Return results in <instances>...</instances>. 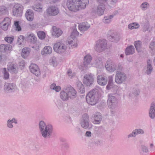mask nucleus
<instances>
[{"label":"nucleus","mask_w":155,"mask_h":155,"mask_svg":"<svg viewBox=\"0 0 155 155\" xmlns=\"http://www.w3.org/2000/svg\"><path fill=\"white\" fill-rule=\"evenodd\" d=\"M88 2V0H68L67 6L70 11L75 12L85 8Z\"/></svg>","instance_id":"1"},{"label":"nucleus","mask_w":155,"mask_h":155,"mask_svg":"<svg viewBox=\"0 0 155 155\" xmlns=\"http://www.w3.org/2000/svg\"><path fill=\"white\" fill-rule=\"evenodd\" d=\"M39 126L40 131L44 138H47L51 137L53 130L51 125H46L43 121H41L39 123Z\"/></svg>","instance_id":"2"},{"label":"nucleus","mask_w":155,"mask_h":155,"mask_svg":"<svg viewBox=\"0 0 155 155\" xmlns=\"http://www.w3.org/2000/svg\"><path fill=\"white\" fill-rule=\"evenodd\" d=\"M99 96L97 89H93L87 94L86 98L87 102L91 105H94L97 102Z\"/></svg>","instance_id":"3"},{"label":"nucleus","mask_w":155,"mask_h":155,"mask_svg":"<svg viewBox=\"0 0 155 155\" xmlns=\"http://www.w3.org/2000/svg\"><path fill=\"white\" fill-rule=\"evenodd\" d=\"M108 97L107 103L108 107L112 109H114L117 106L118 99L115 96L112 94H108Z\"/></svg>","instance_id":"4"},{"label":"nucleus","mask_w":155,"mask_h":155,"mask_svg":"<svg viewBox=\"0 0 155 155\" xmlns=\"http://www.w3.org/2000/svg\"><path fill=\"white\" fill-rule=\"evenodd\" d=\"M107 47V41L105 40H100L97 41L95 50L99 52L104 51Z\"/></svg>","instance_id":"5"},{"label":"nucleus","mask_w":155,"mask_h":155,"mask_svg":"<svg viewBox=\"0 0 155 155\" xmlns=\"http://www.w3.org/2000/svg\"><path fill=\"white\" fill-rule=\"evenodd\" d=\"M89 117L88 114H84L82 116L80 122L81 126L84 129L91 128L92 125L89 124Z\"/></svg>","instance_id":"6"},{"label":"nucleus","mask_w":155,"mask_h":155,"mask_svg":"<svg viewBox=\"0 0 155 155\" xmlns=\"http://www.w3.org/2000/svg\"><path fill=\"white\" fill-rule=\"evenodd\" d=\"M127 78L126 75L124 73L117 72L115 77V81L117 83L120 84L125 82Z\"/></svg>","instance_id":"7"},{"label":"nucleus","mask_w":155,"mask_h":155,"mask_svg":"<svg viewBox=\"0 0 155 155\" xmlns=\"http://www.w3.org/2000/svg\"><path fill=\"white\" fill-rule=\"evenodd\" d=\"M97 8H93L92 12L94 13L95 14L101 16L104 14L105 7L104 4L102 3H99Z\"/></svg>","instance_id":"8"},{"label":"nucleus","mask_w":155,"mask_h":155,"mask_svg":"<svg viewBox=\"0 0 155 155\" xmlns=\"http://www.w3.org/2000/svg\"><path fill=\"white\" fill-rule=\"evenodd\" d=\"M79 34V33L76 29V27L74 26L73 31L70 37L68 38V44H71L72 42H74V45H76L77 42L76 37Z\"/></svg>","instance_id":"9"},{"label":"nucleus","mask_w":155,"mask_h":155,"mask_svg":"<svg viewBox=\"0 0 155 155\" xmlns=\"http://www.w3.org/2000/svg\"><path fill=\"white\" fill-rule=\"evenodd\" d=\"M67 47L65 45L61 42H58L54 46V51L58 53H61L65 52Z\"/></svg>","instance_id":"10"},{"label":"nucleus","mask_w":155,"mask_h":155,"mask_svg":"<svg viewBox=\"0 0 155 155\" xmlns=\"http://www.w3.org/2000/svg\"><path fill=\"white\" fill-rule=\"evenodd\" d=\"M94 82L93 77L91 74H87L84 77L83 83L87 86H90Z\"/></svg>","instance_id":"11"},{"label":"nucleus","mask_w":155,"mask_h":155,"mask_svg":"<svg viewBox=\"0 0 155 155\" xmlns=\"http://www.w3.org/2000/svg\"><path fill=\"white\" fill-rule=\"evenodd\" d=\"M23 7L20 4H15L13 8V14L15 16H20L22 12Z\"/></svg>","instance_id":"12"},{"label":"nucleus","mask_w":155,"mask_h":155,"mask_svg":"<svg viewBox=\"0 0 155 155\" xmlns=\"http://www.w3.org/2000/svg\"><path fill=\"white\" fill-rule=\"evenodd\" d=\"M65 91L67 92L68 97L73 99L76 97V91L72 87L69 86L65 88Z\"/></svg>","instance_id":"13"},{"label":"nucleus","mask_w":155,"mask_h":155,"mask_svg":"<svg viewBox=\"0 0 155 155\" xmlns=\"http://www.w3.org/2000/svg\"><path fill=\"white\" fill-rule=\"evenodd\" d=\"M29 70L31 73L37 76L41 74V71L38 66L36 64H31L29 67Z\"/></svg>","instance_id":"14"},{"label":"nucleus","mask_w":155,"mask_h":155,"mask_svg":"<svg viewBox=\"0 0 155 155\" xmlns=\"http://www.w3.org/2000/svg\"><path fill=\"white\" fill-rule=\"evenodd\" d=\"M92 59V57L90 54H87L84 58L83 66H82V70H86L88 68V65L90 64Z\"/></svg>","instance_id":"15"},{"label":"nucleus","mask_w":155,"mask_h":155,"mask_svg":"<svg viewBox=\"0 0 155 155\" xmlns=\"http://www.w3.org/2000/svg\"><path fill=\"white\" fill-rule=\"evenodd\" d=\"M108 38L111 41L114 42H117L120 39V35L116 32H111L108 34Z\"/></svg>","instance_id":"16"},{"label":"nucleus","mask_w":155,"mask_h":155,"mask_svg":"<svg viewBox=\"0 0 155 155\" xmlns=\"http://www.w3.org/2000/svg\"><path fill=\"white\" fill-rule=\"evenodd\" d=\"M106 69L110 72L114 71L116 70V66L114 63L111 61H107L105 65Z\"/></svg>","instance_id":"17"},{"label":"nucleus","mask_w":155,"mask_h":155,"mask_svg":"<svg viewBox=\"0 0 155 155\" xmlns=\"http://www.w3.org/2000/svg\"><path fill=\"white\" fill-rule=\"evenodd\" d=\"M59 12L58 8L55 6H51L48 8L47 10V13L50 15L55 16Z\"/></svg>","instance_id":"18"},{"label":"nucleus","mask_w":155,"mask_h":155,"mask_svg":"<svg viewBox=\"0 0 155 155\" xmlns=\"http://www.w3.org/2000/svg\"><path fill=\"white\" fill-rule=\"evenodd\" d=\"M15 87V85L12 83H5L4 86V89L5 91L9 93L14 91Z\"/></svg>","instance_id":"19"},{"label":"nucleus","mask_w":155,"mask_h":155,"mask_svg":"<svg viewBox=\"0 0 155 155\" xmlns=\"http://www.w3.org/2000/svg\"><path fill=\"white\" fill-rule=\"evenodd\" d=\"M147 63V64L145 67V73L147 74L150 75L153 70L152 60L150 59H148Z\"/></svg>","instance_id":"20"},{"label":"nucleus","mask_w":155,"mask_h":155,"mask_svg":"<svg viewBox=\"0 0 155 155\" xmlns=\"http://www.w3.org/2000/svg\"><path fill=\"white\" fill-rule=\"evenodd\" d=\"M93 67L98 68H101L103 66V64L101 58H96L91 64Z\"/></svg>","instance_id":"21"},{"label":"nucleus","mask_w":155,"mask_h":155,"mask_svg":"<svg viewBox=\"0 0 155 155\" xmlns=\"http://www.w3.org/2000/svg\"><path fill=\"white\" fill-rule=\"evenodd\" d=\"M149 116L152 119H154L155 118V105L154 102H152L150 105Z\"/></svg>","instance_id":"22"},{"label":"nucleus","mask_w":155,"mask_h":155,"mask_svg":"<svg viewBox=\"0 0 155 155\" xmlns=\"http://www.w3.org/2000/svg\"><path fill=\"white\" fill-rule=\"evenodd\" d=\"M94 119V123L95 124H99L102 119V116L101 114L99 112H96L93 115Z\"/></svg>","instance_id":"23"},{"label":"nucleus","mask_w":155,"mask_h":155,"mask_svg":"<svg viewBox=\"0 0 155 155\" xmlns=\"http://www.w3.org/2000/svg\"><path fill=\"white\" fill-rule=\"evenodd\" d=\"M53 31L52 35L55 37H58L61 36L62 33V31L61 29L57 28L56 26H53L52 27Z\"/></svg>","instance_id":"24"},{"label":"nucleus","mask_w":155,"mask_h":155,"mask_svg":"<svg viewBox=\"0 0 155 155\" xmlns=\"http://www.w3.org/2000/svg\"><path fill=\"white\" fill-rule=\"evenodd\" d=\"M8 70L12 73H17L18 71V68L17 64H10L8 68Z\"/></svg>","instance_id":"25"},{"label":"nucleus","mask_w":155,"mask_h":155,"mask_svg":"<svg viewBox=\"0 0 155 155\" xmlns=\"http://www.w3.org/2000/svg\"><path fill=\"white\" fill-rule=\"evenodd\" d=\"M97 82L101 85H105L107 83V78L106 77L98 75L97 78Z\"/></svg>","instance_id":"26"},{"label":"nucleus","mask_w":155,"mask_h":155,"mask_svg":"<svg viewBox=\"0 0 155 155\" xmlns=\"http://www.w3.org/2000/svg\"><path fill=\"white\" fill-rule=\"evenodd\" d=\"M25 16L28 20L32 21L34 18V13L30 9L28 10L25 13Z\"/></svg>","instance_id":"27"},{"label":"nucleus","mask_w":155,"mask_h":155,"mask_svg":"<svg viewBox=\"0 0 155 155\" xmlns=\"http://www.w3.org/2000/svg\"><path fill=\"white\" fill-rule=\"evenodd\" d=\"M26 38L29 40L31 43L35 44L37 41V38L34 34L31 33H28L26 35Z\"/></svg>","instance_id":"28"},{"label":"nucleus","mask_w":155,"mask_h":155,"mask_svg":"<svg viewBox=\"0 0 155 155\" xmlns=\"http://www.w3.org/2000/svg\"><path fill=\"white\" fill-rule=\"evenodd\" d=\"M52 52V48L49 46L45 47L43 51H41V54L43 55L46 56L51 53Z\"/></svg>","instance_id":"29"},{"label":"nucleus","mask_w":155,"mask_h":155,"mask_svg":"<svg viewBox=\"0 0 155 155\" xmlns=\"http://www.w3.org/2000/svg\"><path fill=\"white\" fill-rule=\"evenodd\" d=\"M90 27V25L87 22L82 23L78 25L79 29L81 31H85L87 30Z\"/></svg>","instance_id":"30"},{"label":"nucleus","mask_w":155,"mask_h":155,"mask_svg":"<svg viewBox=\"0 0 155 155\" xmlns=\"http://www.w3.org/2000/svg\"><path fill=\"white\" fill-rule=\"evenodd\" d=\"M11 45H9L2 44L0 45V51L4 52L7 50H10L12 49Z\"/></svg>","instance_id":"31"},{"label":"nucleus","mask_w":155,"mask_h":155,"mask_svg":"<svg viewBox=\"0 0 155 155\" xmlns=\"http://www.w3.org/2000/svg\"><path fill=\"white\" fill-rule=\"evenodd\" d=\"M60 97L64 101H66L68 99V96L67 92L65 91V88L64 90L62 91L60 93Z\"/></svg>","instance_id":"32"},{"label":"nucleus","mask_w":155,"mask_h":155,"mask_svg":"<svg viewBox=\"0 0 155 155\" xmlns=\"http://www.w3.org/2000/svg\"><path fill=\"white\" fill-rule=\"evenodd\" d=\"M77 86L79 89V91L81 93L83 94L85 92V89L81 82L78 81L77 82Z\"/></svg>","instance_id":"33"},{"label":"nucleus","mask_w":155,"mask_h":155,"mask_svg":"<svg viewBox=\"0 0 155 155\" xmlns=\"http://www.w3.org/2000/svg\"><path fill=\"white\" fill-rule=\"evenodd\" d=\"M134 48L133 46L131 45L127 47L125 51L126 55H129L134 54Z\"/></svg>","instance_id":"34"},{"label":"nucleus","mask_w":155,"mask_h":155,"mask_svg":"<svg viewBox=\"0 0 155 155\" xmlns=\"http://www.w3.org/2000/svg\"><path fill=\"white\" fill-rule=\"evenodd\" d=\"M139 93V90L135 88H133L131 89L129 96L131 97L137 96L138 95Z\"/></svg>","instance_id":"35"},{"label":"nucleus","mask_w":155,"mask_h":155,"mask_svg":"<svg viewBox=\"0 0 155 155\" xmlns=\"http://www.w3.org/2000/svg\"><path fill=\"white\" fill-rule=\"evenodd\" d=\"M30 49L28 48H24L22 50L21 56L24 58H26L29 54L30 53Z\"/></svg>","instance_id":"36"},{"label":"nucleus","mask_w":155,"mask_h":155,"mask_svg":"<svg viewBox=\"0 0 155 155\" xmlns=\"http://www.w3.org/2000/svg\"><path fill=\"white\" fill-rule=\"evenodd\" d=\"M114 16V15H112L104 17L103 19L104 22L106 24H107L110 23L111 21V19Z\"/></svg>","instance_id":"37"},{"label":"nucleus","mask_w":155,"mask_h":155,"mask_svg":"<svg viewBox=\"0 0 155 155\" xmlns=\"http://www.w3.org/2000/svg\"><path fill=\"white\" fill-rule=\"evenodd\" d=\"M135 47L138 51L139 52L140 51V49L141 46V42L140 41H136L134 43Z\"/></svg>","instance_id":"38"},{"label":"nucleus","mask_w":155,"mask_h":155,"mask_svg":"<svg viewBox=\"0 0 155 155\" xmlns=\"http://www.w3.org/2000/svg\"><path fill=\"white\" fill-rule=\"evenodd\" d=\"M50 88L52 90H53L56 92H59L61 90V87L59 86H56L55 84L53 83L51 84L50 86Z\"/></svg>","instance_id":"39"},{"label":"nucleus","mask_w":155,"mask_h":155,"mask_svg":"<svg viewBox=\"0 0 155 155\" xmlns=\"http://www.w3.org/2000/svg\"><path fill=\"white\" fill-rule=\"evenodd\" d=\"M24 36L22 35L19 36L18 39L17 44L19 45H23V42L24 40Z\"/></svg>","instance_id":"40"},{"label":"nucleus","mask_w":155,"mask_h":155,"mask_svg":"<svg viewBox=\"0 0 155 155\" xmlns=\"http://www.w3.org/2000/svg\"><path fill=\"white\" fill-rule=\"evenodd\" d=\"M8 11V9L5 6H0V15L5 14Z\"/></svg>","instance_id":"41"},{"label":"nucleus","mask_w":155,"mask_h":155,"mask_svg":"<svg viewBox=\"0 0 155 155\" xmlns=\"http://www.w3.org/2000/svg\"><path fill=\"white\" fill-rule=\"evenodd\" d=\"M149 5L148 3L146 2H144L143 3L140 5V7L143 10H146L148 7Z\"/></svg>","instance_id":"42"},{"label":"nucleus","mask_w":155,"mask_h":155,"mask_svg":"<svg viewBox=\"0 0 155 155\" xmlns=\"http://www.w3.org/2000/svg\"><path fill=\"white\" fill-rule=\"evenodd\" d=\"M9 25L6 24V23L2 22L0 23V27L4 31L7 30Z\"/></svg>","instance_id":"43"},{"label":"nucleus","mask_w":155,"mask_h":155,"mask_svg":"<svg viewBox=\"0 0 155 155\" xmlns=\"http://www.w3.org/2000/svg\"><path fill=\"white\" fill-rule=\"evenodd\" d=\"M50 63L51 65H52L54 67L57 64V61L56 58L53 56L51 57L50 60Z\"/></svg>","instance_id":"44"},{"label":"nucleus","mask_w":155,"mask_h":155,"mask_svg":"<svg viewBox=\"0 0 155 155\" xmlns=\"http://www.w3.org/2000/svg\"><path fill=\"white\" fill-rule=\"evenodd\" d=\"M39 38L41 39H43L45 38V33L42 31H39L37 33Z\"/></svg>","instance_id":"45"},{"label":"nucleus","mask_w":155,"mask_h":155,"mask_svg":"<svg viewBox=\"0 0 155 155\" xmlns=\"http://www.w3.org/2000/svg\"><path fill=\"white\" fill-rule=\"evenodd\" d=\"M14 39L13 36L12 37H6L5 38V41L9 43H12V42Z\"/></svg>","instance_id":"46"},{"label":"nucleus","mask_w":155,"mask_h":155,"mask_svg":"<svg viewBox=\"0 0 155 155\" xmlns=\"http://www.w3.org/2000/svg\"><path fill=\"white\" fill-rule=\"evenodd\" d=\"M67 74L68 76L71 78L75 77L76 74L75 73L72 72L71 70H69L68 71Z\"/></svg>","instance_id":"47"},{"label":"nucleus","mask_w":155,"mask_h":155,"mask_svg":"<svg viewBox=\"0 0 155 155\" xmlns=\"http://www.w3.org/2000/svg\"><path fill=\"white\" fill-rule=\"evenodd\" d=\"M134 130L136 133V135L138 134H143L144 133V131L141 129H135Z\"/></svg>","instance_id":"48"},{"label":"nucleus","mask_w":155,"mask_h":155,"mask_svg":"<svg viewBox=\"0 0 155 155\" xmlns=\"http://www.w3.org/2000/svg\"><path fill=\"white\" fill-rule=\"evenodd\" d=\"M108 84L107 86V88H108L109 85H111L112 84L113 81V77L112 76H110L108 77Z\"/></svg>","instance_id":"49"},{"label":"nucleus","mask_w":155,"mask_h":155,"mask_svg":"<svg viewBox=\"0 0 155 155\" xmlns=\"http://www.w3.org/2000/svg\"><path fill=\"white\" fill-rule=\"evenodd\" d=\"M149 48L151 50L155 51V41H152L150 43Z\"/></svg>","instance_id":"50"},{"label":"nucleus","mask_w":155,"mask_h":155,"mask_svg":"<svg viewBox=\"0 0 155 155\" xmlns=\"http://www.w3.org/2000/svg\"><path fill=\"white\" fill-rule=\"evenodd\" d=\"M12 122L11 120H8L7 121V126L9 128H12L13 127V125L12 124Z\"/></svg>","instance_id":"51"},{"label":"nucleus","mask_w":155,"mask_h":155,"mask_svg":"<svg viewBox=\"0 0 155 155\" xmlns=\"http://www.w3.org/2000/svg\"><path fill=\"white\" fill-rule=\"evenodd\" d=\"M2 22L6 23V24L10 25L11 23V20L9 18L6 17L4 19Z\"/></svg>","instance_id":"52"},{"label":"nucleus","mask_w":155,"mask_h":155,"mask_svg":"<svg viewBox=\"0 0 155 155\" xmlns=\"http://www.w3.org/2000/svg\"><path fill=\"white\" fill-rule=\"evenodd\" d=\"M150 28V25L148 23L145 24L143 27V31L145 32L147 31Z\"/></svg>","instance_id":"53"},{"label":"nucleus","mask_w":155,"mask_h":155,"mask_svg":"<svg viewBox=\"0 0 155 155\" xmlns=\"http://www.w3.org/2000/svg\"><path fill=\"white\" fill-rule=\"evenodd\" d=\"M4 78L5 79H8L9 77V73L6 71L5 68H4Z\"/></svg>","instance_id":"54"},{"label":"nucleus","mask_w":155,"mask_h":155,"mask_svg":"<svg viewBox=\"0 0 155 155\" xmlns=\"http://www.w3.org/2000/svg\"><path fill=\"white\" fill-rule=\"evenodd\" d=\"M136 135V133L135 132L134 130L132 133L130 134L127 136L128 138H130L131 137H135Z\"/></svg>","instance_id":"55"},{"label":"nucleus","mask_w":155,"mask_h":155,"mask_svg":"<svg viewBox=\"0 0 155 155\" xmlns=\"http://www.w3.org/2000/svg\"><path fill=\"white\" fill-rule=\"evenodd\" d=\"M141 148L143 152L147 153L148 151V149L147 147L145 145H142L141 146Z\"/></svg>","instance_id":"56"},{"label":"nucleus","mask_w":155,"mask_h":155,"mask_svg":"<svg viewBox=\"0 0 155 155\" xmlns=\"http://www.w3.org/2000/svg\"><path fill=\"white\" fill-rule=\"evenodd\" d=\"M42 7H39V6H36L34 8V9L36 11H41L42 10Z\"/></svg>","instance_id":"57"},{"label":"nucleus","mask_w":155,"mask_h":155,"mask_svg":"<svg viewBox=\"0 0 155 155\" xmlns=\"http://www.w3.org/2000/svg\"><path fill=\"white\" fill-rule=\"evenodd\" d=\"M128 28L130 29H133L134 28H137V27H134V25H132V23L128 25Z\"/></svg>","instance_id":"58"},{"label":"nucleus","mask_w":155,"mask_h":155,"mask_svg":"<svg viewBox=\"0 0 155 155\" xmlns=\"http://www.w3.org/2000/svg\"><path fill=\"white\" fill-rule=\"evenodd\" d=\"M110 4L111 5H115L117 2V0H110Z\"/></svg>","instance_id":"59"},{"label":"nucleus","mask_w":155,"mask_h":155,"mask_svg":"<svg viewBox=\"0 0 155 155\" xmlns=\"http://www.w3.org/2000/svg\"><path fill=\"white\" fill-rule=\"evenodd\" d=\"M108 0H97L99 3H102L104 4Z\"/></svg>","instance_id":"60"},{"label":"nucleus","mask_w":155,"mask_h":155,"mask_svg":"<svg viewBox=\"0 0 155 155\" xmlns=\"http://www.w3.org/2000/svg\"><path fill=\"white\" fill-rule=\"evenodd\" d=\"M15 30L18 31H20L21 30V28L19 25L15 27Z\"/></svg>","instance_id":"61"},{"label":"nucleus","mask_w":155,"mask_h":155,"mask_svg":"<svg viewBox=\"0 0 155 155\" xmlns=\"http://www.w3.org/2000/svg\"><path fill=\"white\" fill-rule=\"evenodd\" d=\"M85 135L87 137H90L91 136V133L90 131H87Z\"/></svg>","instance_id":"62"},{"label":"nucleus","mask_w":155,"mask_h":155,"mask_svg":"<svg viewBox=\"0 0 155 155\" xmlns=\"http://www.w3.org/2000/svg\"><path fill=\"white\" fill-rule=\"evenodd\" d=\"M69 45H71V46L72 47V48H74L75 47H76L78 45L77 44V42L76 44L75 45H74V42H72L71 44H69Z\"/></svg>","instance_id":"63"},{"label":"nucleus","mask_w":155,"mask_h":155,"mask_svg":"<svg viewBox=\"0 0 155 155\" xmlns=\"http://www.w3.org/2000/svg\"><path fill=\"white\" fill-rule=\"evenodd\" d=\"M132 25H134V27H137V28H138L139 26L138 24L137 23H132Z\"/></svg>","instance_id":"64"}]
</instances>
